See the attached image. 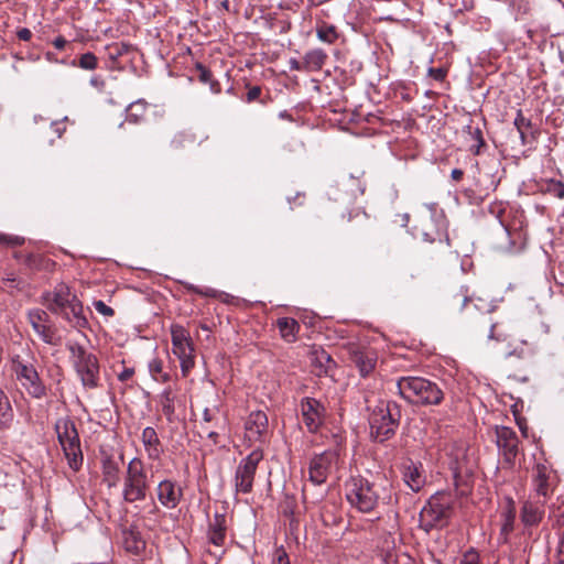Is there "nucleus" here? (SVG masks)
I'll return each instance as SVG.
<instances>
[{
	"mask_svg": "<svg viewBox=\"0 0 564 564\" xmlns=\"http://www.w3.org/2000/svg\"><path fill=\"white\" fill-rule=\"evenodd\" d=\"M43 303L50 311L61 313L76 327H84L87 324L82 303L64 283H58L53 291L44 293Z\"/></svg>",
	"mask_w": 564,
	"mask_h": 564,
	"instance_id": "obj_1",
	"label": "nucleus"
},
{
	"mask_svg": "<svg viewBox=\"0 0 564 564\" xmlns=\"http://www.w3.org/2000/svg\"><path fill=\"white\" fill-rule=\"evenodd\" d=\"M456 508L452 495L438 492L432 496L420 512V528L425 532L445 527Z\"/></svg>",
	"mask_w": 564,
	"mask_h": 564,
	"instance_id": "obj_2",
	"label": "nucleus"
},
{
	"mask_svg": "<svg viewBox=\"0 0 564 564\" xmlns=\"http://www.w3.org/2000/svg\"><path fill=\"white\" fill-rule=\"evenodd\" d=\"M402 398L412 403L437 404L443 398L438 387L420 377H403L397 383Z\"/></svg>",
	"mask_w": 564,
	"mask_h": 564,
	"instance_id": "obj_3",
	"label": "nucleus"
},
{
	"mask_svg": "<svg viewBox=\"0 0 564 564\" xmlns=\"http://www.w3.org/2000/svg\"><path fill=\"white\" fill-rule=\"evenodd\" d=\"M441 459L453 471L456 486L473 474L475 467L474 453H470V448L465 442H455L447 445Z\"/></svg>",
	"mask_w": 564,
	"mask_h": 564,
	"instance_id": "obj_4",
	"label": "nucleus"
},
{
	"mask_svg": "<svg viewBox=\"0 0 564 564\" xmlns=\"http://www.w3.org/2000/svg\"><path fill=\"white\" fill-rule=\"evenodd\" d=\"M74 367L85 388L94 389L99 381V364L95 355L87 352L82 346L72 344L68 346Z\"/></svg>",
	"mask_w": 564,
	"mask_h": 564,
	"instance_id": "obj_5",
	"label": "nucleus"
},
{
	"mask_svg": "<svg viewBox=\"0 0 564 564\" xmlns=\"http://www.w3.org/2000/svg\"><path fill=\"white\" fill-rule=\"evenodd\" d=\"M172 351L178 358L183 377L195 366V349L189 333L181 325L171 326Z\"/></svg>",
	"mask_w": 564,
	"mask_h": 564,
	"instance_id": "obj_6",
	"label": "nucleus"
},
{
	"mask_svg": "<svg viewBox=\"0 0 564 564\" xmlns=\"http://www.w3.org/2000/svg\"><path fill=\"white\" fill-rule=\"evenodd\" d=\"M348 502L361 512H370L378 505V492L373 485L362 478H352L346 485Z\"/></svg>",
	"mask_w": 564,
	"mask_h": 564,
	"instance_id": "obj_7",
	"label": "nucleus"
},
{
	"mask_svg": "<svg viewBox=\"0 0 564 564\" xmlns=\"http://www.w3.org/2000/svg\"><path fill=\"white\" fill-rule=\"evenodd\" d=\"M59 444L73 470H78L83 464V453L79 434L75 425H55Z\"/></svg>",
	"mask_w": 564,
	"mask_h": 564,
	"instance_id": "obj_8",
	"label": "nucleus"
},
{
	"mask_svg": "<svg viewBox=\"0 0 564 564\" xmlns=\"http://www.w3.org/2000/svg\"><path fill=\"white\" fill-rule=\"evenodd\" d=\"M12 370L17 380L34 398H42L45 394V387L34 366L29 361L19 359L12 360Z\"/></svg>",
	"mask_w": 564,
	"mask_h": 564,
	"instance_id": "obj_9",
	"label": "nucleus"
},
{
	"mask_svg": "<svg viewBox=\"0 0 564 564\" xmlns=\"http://www.w3.org/2000/svg\"><path fill=\"white\" fill-rule=\"evenodd\" d=\"M262 458L263 455L260 451H253L238 465L235 477V486L238 492L247 494L251 491L254 474Z\"/></svg>",
	"mask_w": 564,
	"mask_h": 564,
	"instance_id": "obj_10",
	"label": "nucleus"
},
{
	"mask_svg": "<svg viewBox=\"0 0 564 564\" xmlns=\"http://www.w3.org/2000/svg\"><path fill=\"white\" fill-rule=\"evenodd\" d=\"M147 481L143 474L142 464L138 459L130 462L128 467V478L124 488V498L128 501H137L145 497Z\"/></svg>",
	"mask_w": 564,
	"mask_h": 564,
	"instance_id": "obj_11",
	"label": "nucleus"
},
{
	"mask_svg": "<svg viewBox=\"0 0 564 564\" xmlns=\"http://www.w3.org/2000/svg\"><path fill=\"white\" fill-rule=\"evenodd\" d=\"M338 457L333 452H326L315 456L308 467L310 480L314 485H321L326 481L327 476L337 464Z\"/></svg>",
	"mask_w": 564,
	"mask_h": 564,
	"instance_id": "obj_12",
	"label": "nucleus"
},
{
	"mask_svg": "<svg viewBox=\"0 0 564 564\" xmlns=\"http://www.w3.org/2000/svg\"><path fill=\"white\" fill-rule=\"evenodd\" d=\"M402 476L405 485L413 491H419L425 485V475L421 463L405 459L402 464Z\"/></svg>",
	"mask_w": 564,
	"mask_h": 564,
	"instance_id": "obj_13",
	"label": "nucleus"
},
{
	"mask_svg": "<svg viewBox=\"0 0 564 564\" xmlns=\"http://www.w3.org/2000/svg\"><path fill=\"white\" fill-rule=\"evenodd\" d=\"M534 490L538 496L547 497L555 485V474L545 465L538 464L533 474Z\"/></svg>",
	"mask_w": 564,
	"mask_h": 564,
	"instance_id": "obj_14",
	"label": "nucleus"
},
{
	"mask_svg": "<svg viewBox=\"0 0 564 564\" xmlns=\"http://www.w3.org/2000/svg\"><path fill=\"white\" fill-rule=\"evenodd\" d=\"M497 443L505 449L507 459L514 457L518 451L519 438L510 425H498L496 429Z\"/></svg>",
	"mask_w": 564,
	"mask_h": 564,
	"instance_id": "obj_15",
	"label": "nucleus"
},
{
	"mask_svg": "<svg viewBox=\"0 0 564 564\" xmlns=\"http://www.w3.org/2000/svg\"><path fill=\"white\" fill-rule=\"evenodd\" d=\"M28 317L32 328L40 336V338L44 343L52 344L54 334L52 328L47 325V314L42 310H32L29 312Z\"/></svg>",
	"mask_w": 564,
	"mask_h": 564,
	"instance_id": "obj_16",
	"label": "nucleus"
},
{
	"mask_svg": "<svg viewBox=\"0 0 564 564\" xmlns=\"http://www.w3.org/2000/svg\"><path fill=\"white\" fill-rule=\"evenodd\" d=\"M544 516L543 501H525L521 509V521L525 527L538 525Z\"/></svg>",
	"mask_w": 564,
	"mask_h": 564,
	"instance_id": "obj_17",
	"label": "nucleus"
},
{
	"mask_svg": "<svg viewBox=\"0 0 564 564\" xmlns=\"http://www.w3.org/2000/svg\"><path fill=\"white\" fill-rule=\"evenodd\" d=\"M182 491L172 481L164 480L159 484L158 498L167 508H175L180 502Z\"/></svg>",
	"mask_w": 564,
	"mask_h": 564,
	"instance_id": "obj_18",
	"label": "nucleus"
},
{
	"mask_svg": "<svg viewBox=\"0 0 564 564\" xmlns=\"http://www.w3.org/2000/svg\"><path fill=\"white\" fill-rule=\"evenodd\" d=\"M350 355L352 362L359 369L361 376L365 377L375 369L377 362V354L373 350L355 349Z\"/></svg>",
	"mask_w": 564,
	"mask_h": 564,
	"instance_id": "obj_19",
	"label": "nucleus"
},
{
	"mask_svg": "<svg viewBox=\"0 0 564 564\" xmlns=\"http://www.w3.org/2000/svg\"><path fill=\"white\" fill-rule=\"evenodd\" d=\"M516 503L511 498H507L501 509V528L500 534L503 541H507L508 535L513 531L516 520Z\"/></svg>",
	"mask_w": 564,
	"mask_h": 564,
	"instance_id": "obj_20",
	"label": "nucleus"
},
{
	"mask_svg": "<svg viewBox=\"0 0 564 564\" xmlns=\"http://www.w3.org/2000/svg\"><path fill=\"white\" fill-rule=\"evenodd\" d=\"M14 257L19 260H22L23 263L31 270L52 271L55 267V263L51 259L40 253L31 252L28 254H22L21 252H17Z\"/></svg>",
	"mask_w": 564,
	"mask_h": 564,
	"instance_id": "obj_21",
	"label": "nucleus"
},
{
	"mask_svg": "<svg viewBox=\"0 0 564 564\" xmlns=\"http://www.w3.org/2000/svg\"><path fill=\"white\" fill-rule=\"evenodd\" d=\"M302 415L308 423H315L325 417V408L316 399L306 398L301 404Z\"/></svg>",
	"mask_w": 564,
	"mask_h": 564,
	"instance_id": "obj_22",
	"label": "nucleus"
},
{
	"mask_svg": "<svg viewBox=\"0 0 564 564\" xmlns=\"http://www.w3.org/2000/svg\"><path fill=\"white\" fill-rule=\"evenodd\" d=\"M327 59V54L321 50L315 48L307 52L303 58V68L308 72L319 70Z\"/></svg>",
	"mask_w": 564,
	"mask_h": 564,
	"instance_id": "obj_23",
	"label": "nucleus"
},
{
	"mask_svg": "<svg viewBox=\"0 0 564 564\" xmlns=\"http://www.w3.org/2000/svg\"><path fill=\"white\" fill-rule=\"evenodd\" d=\"M276 326L284 340L292 343L296 339L300 325L294 318L281 317L276 321Z\"/></svg>",
	"mask_w": 564,
	"mask_h": 564,
	"instance_id": "obj_24",
	"label": "nucleus"
},
{
	"mask_svg": "<svg viewBox=\"0 0 564 564\" xmlns=\"http://www.w3.org/2000/svg\"><path fill=\"white\" fill-rule=\"evenodd\" d=\"M225 518L224 516L216 514L214 520L209 525V541L216 545L220 546L225 540Z\"/></svg>",
	"mask_w": 564,
	"mask_h": 564,
	"instance_id": "obj_25",
	"label": "nucleus"
},
{
	"mask_svg": "<svg viewBox=\"0 0 564 564\" xmlns=\"http://www.w3.org/2000/svg\"><path fill=\"white\" fill-rule=\"evenodd\" d=\"M123 546L124 549L133 554H139L145 547V542L140 536L139 532L124 531L123 532Z\"/></svg>",
	"mask_w": 564,
	"mask_h": 564,
	"instance_id": "obj_26",
	"label": "nucleus"
},
{
	"mask_svg": "<svg viewBox=\"0 0 564 564\" xmlns=\"http://www.w3.org/2000/svg\"><path fill=\"white\" fill-rule=\"evenodd\" d=\"M142 440L150 457H158L160 453L159 438L155 430L148 426L143 430Z\"/></svg>",
	"mask_w": 564,
	"mask_h": 564,
	"instance_id": "obj_27",
	"label": "nucleus"
},
{
	"mask_svg": "<svg viewBox=\"0 0 564 564\" xmlns=\"http://www.w3.org/2000/svg\"><path fill=\"white\" fill-rule=\"evenodd\" d=\"M394 435L391 425H370L369 436L375 442H384Z\"/></svg>",
	"mask_w": 564,
	"mask_h": 564,
	"instance_id": "obj_28",
	"label": "nucleus"
},
{
	"mask_svg": "<svg viewBox=\"0 0 564 564\" xmlns=\"http://www.w3.org/2000/svg\"><path fill=\"white\" fill-rule=\"evenodd\" d=\"M147 106L148 105L144 100H138L130 104L127 108V117L133 122L140 121L145 116Z\"/></svg>",
	"mask_w": 564,
	"mask_h": 564,
	"instance_id": "obj_29",
	"label": "nucleus"
},
{
	"mask_svg": "<svg viewBox=\"0 0 564 564\" xmlns=\"http://www.w3.org/2000/svg\"><path fill=\"white\" fill-rule=\"evenodd\" d=\"M131 51H132V45H130L128 43H123V42L112 43L107 46L108 56L112 61H117L121 56L129 54Z\"/></svg>",
	"mask_w": 564,
	"mask_h": 564,
	"instance_id": "obj_30",
	"label": "nucleus"
},
{
	"mask_svg": "<svg viewBox=\"0 0 564 564\" xmlns=\"http://www.w3.org/2000/svg\"><path fill=\"white\" fill-rule=\"evenodd\" d=\"M149 371L156 381L166 382L170 380L169 373L163 371V362L158 358H153L149 362Z\"/></svg>",
	"mask_w": 564,
	"mask_h": 564,
	"instance_id": "obj_31",
	"label": "nucleus"
},
{
	"mask_svg": "<svg viewBox=\"0 0 564 564\" xmlns=\"http://www.w3.org/2000/svg\"><path fill=\"white\" fill-rule=\"evenodd\" d=\"M316 33H317V37L321 41L328 43V44L334 43L338 37L336 28L334 25H328L325 23L317 28Z\"/></svg>",
	"mask_w": 564,
	"mask_h": 564,
	"instance_id": "obj_32",
	"label": "nucleus"
},
{
	"mask_svg": "<svg viewBox=\"0 0 564 564\" xmlns=\"http://www.w3.org/2000/svg\"><path fill=\"white\" fill-rule=\"evenodd\" d=\"M98 59L95 54L88 52L79 57L78 66L83 69L94 70L97 68Z\"/></svg>",
	"mask_w": 564,
	"mask_h": 564,
	"instance_id": "obj_33",
	"label": "nucleus"
},
{
	"mask_svg": "<svg viewBox=\"0 0 564 564\" xmlns=\"http://www.w3.org/2000/svg\"><path fill=\"white\" fill-rule=\"evenodd\" d=\"M514 126L517 128V130L519 131L520 133V137L522 139V142H524V139H525V132L527 130L531 127V122L529 119H527L522 111L519 110L517 112V117L514 119Z\"/></svg>",
	"mask_w": 564,
	"mask_h": 564,
	"instance_id": "obj_34",
	"label": "nucleus"
},
{
	"mask_svg": "<svg viewBox=\"0 0 564 564\" xmlns=\"http://www.w3.org/2000/svg\"><path fill=\"white\" fill-rule=\"evenodd\" d=\"M25 239L21 236L17 235H8L0 232V245L7 246V247H17L22 246L24 243Z\"/></svg>",
	"mask_w": 564,
	"mask_h": 564,
	"instance_id": "obj_35",
	"label": "nucleus"
},
{
	"mask_svg": "<svg viewBox=\"0 0 564 564\" xmlns=\"http://www.w3.org/2000/svg\"><path fill=\"white\" fill-rule=\"evenodd\" d=\"M104 474L109 485H115L118 480V468L109 460L104 464Z\"/></svg>",
	"mask_w": 564,
	"mask_h": 564,
	"instance_id": "obj_36",
	"label": "nucleus"
},
{
	"mask_svg": "<svg viewBox=\"0 0 564 564\" xmlns=\"http://www.w3.org/2000/svg\"><path fill=\"white\" fill-rule=\"evenodd\" d=\"M174 400V395L170 389L164 390V392L161 395V402L163 405V410L166 413H170L172 411V403Z\"/></svg>",
	"mask_w": 564,
	"mask_h": 564,
	"instance_id": "obj_37",
	"label": "nucleus"
},
{
	"mask_svg": "<svg viewBox=\"0 0 564 564\" xmlns=\"http://www.w3.org/2000/svg\"><path fill=\"white\" fill-rule=\"evenodd\" d=\"M459 564H479L478 553L473 550L467 551L462 556Z\"/></svg>",
	"mask_w": 564,
	"mask_h": 564,
	"instance_id": "obj_38",
	"label": "nucleus"
},
{
	"mask_svg": "<svg viewBox=\"0 0 564 564\" xmlns=\"http://www.w3.org/2000/svg\"><path fill=\"white\" fill-rule=\"evenodd\" d=\"M94 306L98 313H100L105 316H112L115 313L113 310L110 306H108L106 303H104L102 301H96L94 303Z\"/></svg>",
	"mask_w": 564,
	"mask_h": 564,
	"instance_id": "obj_39",
	"label": "nucleus"
},
{
	"mask_svg": "<svg viewBox=\"0 0 564 564\" xmlns=\"http://www.w3.org/2000/svg\"><path fill=\"white\" fill-rule=\"evenodd\" d=\"M523 408V404H519V403H514L512 406H511V411H512V414H513V419L516 421V423H525L527 421V417L522 415V410Z\"/></svg>",
	"mask_w": 564,
	"mask_h": 564,
	"instance_id": "obj_40",
	"label": "nucleus"
},
{
	"mask_svg": "<svg viewBox=\"0 0 564 564\" xmlns=\"http://www.w3.org/2000/svg\"><path fill=\"white\" fill-rule=\"evenodd\" d=\"M273 564H290L289 556L283 549H276Z\"/></svg>",
	"mask_w": 564,
	"mask_h": 564,
	"instance_id": "obj_41",
	"label": "nucleus"
},
{
	"mask_svg": "<svg viewBox=\"0 0 564 564\" xmlns=\"http://www.w3.org/2000/svg\"><path fill=\"white\" fill-rule=\"evenodd\" d=\"M197 69L199 72L198 78L202 83H204V84L212 83V74L207 68H205L203 65L199 64V65H197Z\"/></svg>",
	"mask_w": 564,
	"mask_h": 564,
	"instance_id": "obj_42",
	"label": "nucleus"
},
{
	"mask_svg": "<svg viewBox=\"0 0 564 564\" xmlns=\"http://www.w3.org/2000/svg\"><path fill=\"white\" fill-rule=\"evenodd\" d=\"M446 73H447L446 69H444L442 67H438V68L431 67L429 69V75L436 80H443L446 76Z\"/></svg>",
	"mask_w": 564,
	"mask_h": 564,
	"instance_id": "obj_43",
	"label": "nucleus"
},
{
	"mask_svg": "<svg viewBox=\"0 0 564 564\" xmlns=\"http://www.w3.org/2000/svg\"><path fill=\"white\" fill-rule=\"evenodd\" d=\"M189 138V134L187 133H178L176 134L173 140H172V145L175 147V148H181L184 145V142L187 141Z\"/></svg>",
	"mask_w": 564,
	"mask_h": 564,
	"instance_id": "obj_44",
	"label": "nucleus"
},
{
	"mask_svg": "<svg viewBox=\"0 0 564 564\" xmlns=\"http://www.w3.org/2000/svg\"><path fill=\"white\" fill-rule=\"evenodd\" d=\"M260 94H261V89H260V87L254 86V87H252V88H250V89L248 90V94H247V100H248L249 102H250V101H253V100H256L257 98H259Z\"/></svg>",
	"mask_w": 564,
	"mask_h": 564,
	"instance_id": "obj_45",
	"label": "nucleus"
},
{
	"mask_svg": "<svg viewBox=\"0 0 564 564\" xmlns=\"http://www.w3.org/2000/svg\"><path fill=\"white\" fill-rule=\"evenodd\" d=\"M17 34L22 41H29L32 37V32L26 28L20 29Z\"/></svg>",
	"mask_w": 564,
	"mask_h": 564,
	"instance_id": "obj_46",
	"label": "nucleus"
},
{
	"mask_svg": "<svg viewBox=\"0 0 564 564\" xmlns=\"http://www.w3.org/2000/svg\"><path fill=\"white\" fill-rule=\"evenodd\" d=\"M52 128L54 129V132L57 134L58 138H61L65 131V126H63L62 122H54L52 124Z\"/></svg>",
	"mask_w": 564,
	"mask_h": 564,
	"instance_id": "obj_47",
	"label": "nucleus"
},
{
	"mask_svg": "<svg viewBox=\"0 0 564 564\" xmlns=\"http://www.w3.org/2000/svg\"><path fill=\"white\" fill-rule=\"evenodd\" d=\"M67 41L63 37V36H57L54 41H53V45L57 48V50H63L66 45Z\"/></svg>",
	"mask_w": 564,
	"mask_h": 564,
	"instance_id": "obj_48",
	"label": "nucleus"
},
{
	"mask_svg": "<svg viewBox=\"0 0 564 564\" xmlns=\"http://www.w3.org/2000/svg\"><path fill=\"white\" fill-rule=\"evenodd\" d=\"M133 369H124L120 375H119V379L121 381H127L129 380L132 376H133Z\"/></svg>",
	"mask_w": 564,
	"mask_h": 564,
	"instance_id": "obj_49",
	"label": "nucleus"
},
{
	"mask_svg": "<svg viewBox=\"0 0 564 564\" xmlns=\"http://www.w3.org/2000/svg\"><path fill=\"white\" fill-rule=\"evenodd\" d=\"M464 175V172L459 169H454L451 173V176L454 181H460Z\"/></svg>",
	"mask_w": 564,
	"mask_h": 564,
	"instance_id": "obj_50",
	"label": "nucleus"
},
{
	"mask_svg": "<svg viewBox=\"0 0 564 564\" xmlns=\"http://www.w3.org/2000/svg\"><path fill=\"white\" fill-rule=\"evenodd\" d=\"M263 422H268L267 415L263 412H260V411L257 412L253 423H263Z\"/></svg>",
	"mask_w": 564,
	"mask_h": 564,
	"instance_id": "obj_51",
	"label": "nucleus"
},
{
	"mask_svg": "<svg viewBox=\"0 0 564 564\" xmlns=\"http://www.w3.org/2000/svg\"><path fill=\"white\" fill-rule=\"evenodd\" d=\"M386 411H387V412H388V414H389L390 423H391V424H394V423H397V422L399 421V419H394V417L392 416L391 408H390V405H389V404H387V405H386Z\"/></svg>",
	"mask_w": 564,
	"mask_h": 564,
	"instance_id": "obj_52",
	"label": "nucleus"
},
{
	"mask_svg": "<svg viewBox=\"0 0 564 564\" xmlns=\"http://www.w3.org/2000/svg\"><path fill=\"white\" fill-rule=\"evenodd\" d=\"M494 329H495V325H491L490 330H489V334H488V337H489L490 339L500 340V339H501V338H500V336H496V335H495V330H494Z\"/></svg>",
	"mask_w": 564,
	"mask_h": 564,
	"instance_id": "obj_53",
	"label": "nucleus"
},
{
	"mask_svg": "<svg viewBox=\"0 0 564 564\" xmlns=\"http://www.w3.org/2000/svg\"><path fill=\"white\" fill-rule=\"evenodd\" d=\"M557 197L560 198H564V185L563 184H557Z\"/></svg>",
	"mask_w": 564,
	"mask_h": 564,
	"instance_id": "obj_54",
	"label": "nucleus"
},
{
	"mask_svg": "<svg viewBox=\"0 0 564 564\" xmlns=\"http://www.w3.org/2000/svg\"><path fill=\"white\" fill-rule=\"evenodd\" d=\"M321 360H325L327 362L332 361L330 356L326 354L325 351L321 352Z\"/></svg>",
	"mask_w": 564,
	"mask_h": 564,
	"instance_id": "obj_55",
	"label": "nucleus"
},
{
	"mask_svg": "<svg viewBox=\"0 0 564 564\" xmlns=\"http://www.w3.org/2000/svg\"><path fill=\"white\" fill-rule=\"evenodd\" d=\"M518 427L520 429L523 436L528 435V425L519 424Z\"/></svg>",
	"mask_w": 564,
	"mask_h": 564,
	"instance_id": "obj_56",
	"label": "nucleus"
},
{
	"mask_svg": "<svg viewBox=\"0 0 564 564\" xmlns=\"http://www.w3.org/2000/svg\"><path fill=\"white\" fill-rule=\"evenodd\" d=\"M45 57H46V59H47V61H50V62H57V59L55 58L54 54H53V53H51V52H47V53L45 54Z\"/></svg>",
	"mask_w": 564,
	"mask_h": 564,
	"instance_id": "obj_57",
	"label": "nucleus"
},
{
	"mask_svg": "<svg viewBox=\"0 0 564 564\" xmlns=\"http://www.w3.org/2000/svg\"><path fill=\"white\" fill-rule=\"evenodd\" d=\"M292 68L293 69H302L303 67L300 66L299 62L294 61V62H292Z\"/></svg>",
	"mask_w": 564,
	"mask_h": 564,
	"instance_id": "obj_58",
	"label": "nucleus"
},
{
	"mask_svg": "<svg viewBox=\"0 0 564 564\" xmlns=\"http://www.w3.org/2000/svg\"><path fill=\"white\" fill-rule=\"evenodd\" d=\"M467 301H468V297L464 295L463 300H462V307H464L466 305Z\"/></svg>",
	"mask_w": 564,
	"mask_h": 564,
	"instance_id": "obj_59",
	"label": "nucleus"
},
{
	"mask_svg": "<svg viewBox=\"0 0 564 564\" xmlns=\"http://www.w3.org/2000/svg\"><path fill=\"white\" fill-rule=\"evenodd\" d=\"M554 525H556L560 530L562 529V524H561L560 519H556Z\"/></svg>",
	"mask_w": 564,
	"mask_h": 564,
	"instance_id": "obj_60",
	"label": "nucleus"
},
{
	"mask_svg": "<svg viewBox=\"0 0 564 564\" xmlns=\"http://www.w3.org/2000/svg\"><path fill=\"white\" fill-rule=\"evenodd\" d=\"M215 86H217V84H216V83H212L210 88H212L214 91H217L218 89H217Z\"/></svg>",
	"mask_w": 564,
	"mask_h": 564,
	"instance_id": "obj_61",
	"label": "nucleus"
},
{
	"mask_svg": "<svg viewBox=\"0 0 564 564\" xmlns=\"http://www.w3.org/2000/svg\"><path fill=\"white\" fill-rule=\"evenodd\" d=\"M2 395V392L0 391V397Z\"/></svg>",
	"mask_w": 564,
	"mask_h": 564,
	"instance_id": "obj_62",
	"label": "nucleus"
}]
</instances>
